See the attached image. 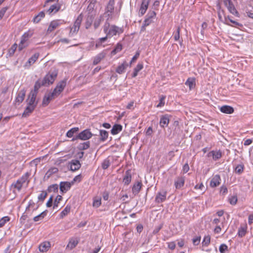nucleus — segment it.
Returning a JSON list of instances; mask_svg holds the SVG:
<instances>
[{"instance_id": "obj_1", "label": "nucleus", "mask_w": 253, "mask_h": 253, "mask_svg": "<svg viewBox=\"0 0 253 253\" xmlns=\"http://www.w3.org/2000/svg\"><path fill=\"white\" fill-rule=\"evenodd\" d=\"M57 76V72H49L43 79H40L35 83L33 91L38 93L39 89L42 86H48L53 83Z\"/></svg>"}, {"instance_id": "obj_2", "label": "nucleus", "mask_w": 253, "mask_h": 253, "mask_svg": "<svg viewBox=\"0 0 253 253\" xmlns=\"http://www.w3.org/2000/svg\"><path fill=\"white\" fill-rule=\"evenodd\" d=\"M66 85V82L62 81L57 84L51 93L45 95L43 98L42 105L45 106L48 104L49 102L57 97L63 90Z\"/></svg>"}, {"instance_id": "obj_3", "label": "nucleus", "mask_w": 253, "mask_h": 253, "mask_svg": "<svg viewBox=\"0 0 253 253\" xmlns=\"http://www.w3.org/2000/svg\"><path fill=\"white\" fill-rule=\"evenodd\" d=\"M103 31L104 33L107 35V37L111 38L117 34H120L123 32V30L115 25L110 26V23L108 21H106L103 27Z\"/></svg>"}, {"instance_id": "obj_4", "label": "nucleus", "mask_w": 253, "mask_h": 253, "mask_svg": "<svg viewBox=\"0 0 253 253\" xmlns=\"http://www.w3.org/2000/svg\"><path fill=\"white\" fill-rule=\"evenodd\" d=\"M37 93L35 91H31L26 100L27 106L25 111H33L35 109L38 104V101L36 100Z\"/></svg>"}, {"instance_id": "obj_5", "label": "nucleus", "mask_w": 253, "mask_h": 253, "mask_svg": "<svg viewBox=\"0 0 253 253\" xmlns=\"http://www.w3.org/2000/svg\"><path fill=\"white\" fill-rule=\"evenodd\" d=\"M27 179L26 175L22 176L18 179L16 182L11 184V188L17 189L18 191H20L23 184L26 182Z\"/></svg>"}, {"instance_id": "obj_6", "label": "nucleus", "mask_w": 253, "mask_h": 253, "mask_svg": "<svg viewBox=\"0 0 253 253\" xmlns=\"http://www.w3.org/2000/svg\"><path fill=\"white\" fill-rule=\"evenodd\" d=\"M223 2L225 6L231 13L235 16H239V13L235 8L231 0H224Z\"/></svg>"}, {"instance_id": "obj_7", "label": "nucleus", "mask_w": 253, "mask_h": 253, "mask_svg": "<svg viewBox=\"0 0 253 253\" xmlns=\"http://www.w3.org/2000/svg\"><path fill=\"white\" fill-rule=\"evenodd\" d=\"M92 135L93 134L90 131L89 129H86L79 133V134L76 136V139L86 140L91 138Z\"/></svg>"}, {"instance_id": "obj_8", "label": "nucleus", "mask_w": 253, "mask_h": 253, "mask_svg": "<svg viewBox=\"0 0 253 253\" xmlns=\"http://www.w3.org/2000/svg\"><path fill=\"white\" fill-rule=\"evenodd\" d=\"M83 15L82 14H80L75 22H74L73 27L71 29V32L76 33L77 32L79 29L81 24V22L83 20Z\"/></svg>"}, {"instance_id": "obj_9", "label": "nucleus", "mask_w": 253, "mask_h": 253, "mask_svg": "<svg viewBox=\"0 0 253 253\" xmlns=\"http://www.w3.org/2000/svg\"><path fill=\"white\" fill-rule=\"evenodd\" d=\"M70 169L73 171L78 170L81 167V164L79 160H72L69 163Z\"/></svg>"}, {"instance_id": "obj_10", "label": "nucleus", "mask_w": 253, "mask_h": 253, "mask_svg": "<svg viewBox=\"0 0 253 253\" xmlns=\"http://www.w3.org/2000/svg\"><path fill=\"white\" fill-rule=\"evenodd\" d=\"M115 0H109V2L106 8V13H108V16L113 13L114 9Z\"/></svg>"}, {"instance_id": "obj_11", "label": "nucleus", "mask_w": 253, "mask_h": 253, "mask_svg": "<svg viewBox=\"0 0 253 253\" xmlns=\"http://www.w3.org/2000/svg\"><path fill=\"white\" fill-rule=\"evenodd\" d=\"M26 94V90L23 88L20 90L18 92L15 101L18 104L21 103L24 99Z\"/></svg>"}, {"instance_id": "obj_12", "label": "nucleus", "mask_w": 253, "mask_h": 253, "mask_svg": "<svg viewBox=\"0 0 253 253\" xmlns=\"http://www.w3.org/2000/svg\"><path fill=\"white\" fill-rule=\"evenodd\" d=\"M72 184L69 182H61L60 183V190L62 193H65L69 190Z\"/></svg>"}, {"instance_id": "obj_13", "label": "nucleus", "mask_w": 253, "mask_h": 253, "mask_svg": "<svg viewBox=\"0 0 253 253\" xmlns=\"http://www.w3.org/2000/svg\"><path fill=\"white\" fill-rule=\"evenodd\" d=\"M32 34H30L29 33L27 32L25 33L21 37V40L20 43L19 44V48L20 49H22L23 47V44L24 43L28 40L29 38H30L32 36Z\"/></svg>"}, {"instance_id": "obj_14", "label": "nucleus", "mask_w": 253, "mask_h": 253, "mask_svg": "<svg viewBox=\"0 0 253 253\" xmlns=\"http://www.w3.org/2000/svg\"><path fill=\"white\" fill-rule=\"evenodd\" d=\"M220 177L219 175H215L211 179L210 185L211 187H215L218 186L220 184Z\"/></svg>"}, {"instance_id": "obj_15", "label": "nucleus", "mask_w": 253, "mask_h": 253, "mask_svg": "<svg viewBox=\"0 0 253 253\" xmlns=\"http://www.w3.org/2000/svg\"><path fill=\"white\" fill-rule=\"evenodd\" d=\"M50 247V244L49 242H44L42 243L39 247L40 252L44 253L46 252Z\"/></svg>"}, {"instance_id": "obj_16", "label": "nucleus", "mask_w": 253, "mask_h": 253, "mask_svg": "<svg viewBox=\"0 0 253 253\" xmlns=\"http://www.w3.org/2000/svg\"><path fill=\"white\" fill-rule=\"evenodd\" d=\"M142 184L141 181H137L135 183L132 188V191L134 195H137L141 190Z\"/></svg>"}, {"instance_id": "obj_17", "label": "nucleus", "mask_w": 253, "mask_h": 253, "mask_svg": "<svg viewBox=\"0 0 253 253\" xmlns=\"http://www.w3.org/2000/svg\"><path fill=\"white\" fill-rule=\"evenodd\" d=\"M59 25L57 20H53L51 21L49 25L47 30V33H50L57 28Z\"/></svg>"}, {"instance_id": "obj_18", "label": "nucleus", "mask_w": 253, "mask_h": 253, "mask_svg": "<svg viewBox=\"0 0 253 253\" xmlns=\"http://www.w3.org/2000/svg\"><path fill=\"white\" fill-rule=\"evenodd\" d=\"M58 171V169L56 167L51 168L48 170L46 172L44 176V179L47 180L48 179L52 174L54 173H56Z\"/></svg>"}, {"instance_id": "obj_19", "label": "nucleus", "mask_w": 253, "mask_h": 253, "mask_svg": "<svg viewBox=\"0 0 253 253\" xmlns=\"http://www.w3.org/2000/svg\"><path fill=\"white\" fill-rule=\"evenodd\" d=\"M123 126L120 124H115L111 130L113 135H116L122 130Z\"/></svg>"}, {"instance_id": "obj_20", "label": "nucleus", "mask_w": 253, "mask_h": 253, "mask_svg": "<svg viewBox=\"0 0 253 253\" xmlns=\"http://www.w3.org/2000/svg\"><path fill=\"white\" fill-rule=\"evenodd\" d=\"M131 180V174L130 170H127L126 171L123 181L126 185H128Z\"/></svg>"}, {"instance_id": "obj_21", "label": "nucleus", "mask_w": 253, "mask_h": 253, "mask_svg": "<svg viewBox=\"0 0 253 253\" xmlns=\"http://www.w3.org/2000/svg\"><path fill=\"white\" fill-rule=\"evenodd\" d=\"M106 54V53L104 52H102L98 54L94 59L93 62V64L96 65L99 63L100 61L105 57Z\"/></svg>"}, {"instance_id": "obj_22", "label": "nucleus", "mask_w": 253, "mask_h": 253, "mask_svg": "<svg viewBox=\"0 0 253 253\" xmlns=\"http://www.w3.org/2000/svg\"><path fill=\"white\" fill-rule=\"evenodd\" d=\"M185 179L183 177H178L177 180L175 181V187L176 189H179L184 185Z\"/></svg>"}, {"instance_id": "obj_23", "label": "nucleus", "mask_w": 253, "mask_h": 253, "mask_svg": "<svg viewBox=\"0 0 253 253\" xmlns=\"http://www.w3.org/2000/svg\"><path fill=\"white\" fill-rule=\"evenodd\" d=\"M39 56L38 53H36L32 56L30 58L28 61L26 63V66H31L32 64L34 63L38 59Z\"/></svg>"}, {"instance_id": "obj_24", "label": "nucleus", "mask_w": 253, "mask_h": 253, "mask_svg": "<svg viewBox=\"0 0 253 253\" xmlns=\"http://www.w3.org/2000/svg\"><path fill=\"white\" fill-rule=\"evenodd\" d=\"M185 84L189 86V89H193L196 85L195 79L194 78H189L185 83Z\"/></svg>"}, {"instance_id": "obj_25", "label": "nucleus", "mask_w": 253, "mask_h": 253, "mask_svg": "<svg viewBox=\"0 0 253 253\" xmlns=\"http://www.w3.org/2000/svg\"><path fill=\"white\" fill-rule=\"evenodd\" d=\"M60 8V6L58 4H53L51 5L49 8L47 10V12L49 14L52 13H55L59 10Z\"/></svg>"}, {"instance_id": "obj_26", "label": "nucleus", "mask_w": 253, "mask_h": 253, "mask_svg": "<svg viewBox=\"0 0 253 253\" xmlns=\"http://www.w3.org/2000/svg\"><path fill=\"white\" fill-rule=\"evenodd\" d=\"M89 146H90L89 141H86L85 142L80 143L78 145L77 148L81 151H83V150H86L87 149H88L89 147Z\"/></svg>"}, {"instance_id": "obj_27", "label": "nucleus", "mask_w": 253, "mask_h": 253, "mask_svg": "<svg viewBox=\"0 0 253 253\" xmlns=\"http://www.w3.org/2000/svg\"><path fill=\"white\" fill-rule=\"evenodd\" d=\"M128 66L126 62L123 63L121 65L119 66L116 69V72L118 73L121 74L123 73L127 66Z\"/></svg>"}, {"instance_id": "obj_28", "label": "nucleus", "mask_w": 253, "mask_h": 253, "mask_svg": "<svg viewBox=\"0 0 253 253\" xmlns=\"http://www.w3.org/2000/svg\"><path fill=\"white\" fill-rule=\"evenodd\" d=\"M165 199H166V193L165 192H163L162 193L160 192L157 195V196L155 198V201L157 203H161V202H162Z\"/></svg>"}, {"instance_id": "obj_29", "label": "nucleus", "mask_w": 253, "mask_h": 253, "mask_svg": "<svg viewBox=\"0 0 253 253\" xmlns=\"http://www.w3.org/2000/svg\"><path fill=\"white\" fill-rule=\"evenodd\" d=\"M169 123V119L166 116H164L161 118L160 124L162 127H164L165 126H167Z\"/></svg>"}, {"instance_id": "obj_30", "label": "nucleus", "mask_w": 253, "mask_h": 253, "mask_svg": "<svg viewBox=\"0 0 253 253\" xmlns=\"http://www.w3.org/2000/svg\"><path fill=\"white\" fill-rule=\"evenodd\" d=\"M44 12L43 11H41L34 17L33 22L35 23H38L41 20L42 18L44 17Z\"/></svg>"}, {"instance_id": "obj_31", "label": "nucleus", "mask_w": 253, "mask_h": 253, "mask_svg": "<svg viewBox=\"0 0 253 253\" xmlns=\"http://www.w3.org/2000/svg\"><path fill=\"white\" fill-rule=\"evenodd\" d=\"M148 2H145L144 1L142 2L139 10V12L141 15H143L146 12V11L148 8Z\"/></svg>"}, {"instance_id": "obj_32", "label": "nucleus", "mask_w": 253, "mask_h": 253, "mask_svg": "<svg viewBox=\"0 0 253 253\" xmlns=\"http://www.w3.org/2000/svg\"><path fill=\"white\" fill-rule=\"evenodd\" d=\"M94 19V17L93 15H89L86 20L85 22V28L86 29H88L90 26L91 25L92 22Z\"/></svg>"}, {"instance_id": "obj_33", "label": "nucleus", "mask_w": 253, "mask_h": 253, "mask_svg": "<svg viewBox=\"0 0 253 253\" xmlns=\"http://www.w3.org/2000/svg\"><path fill=\"white\" fill-rule=\"evenodd\" d=\"M35 204L34 203V202L31 200L29 203L28 206L26 207V211L27 212H28L31 209H32L33 211L36 210L38 209V207H35Z\"/></svg>"}, {"instance_id": "obj_34", "label": "nucleus", "mask_w": 253, "mask_h": 253, "mask_svg": "<svg viewBox=\"0 0 253 253\" xmlns=\"http://www.w3.org/2000/svg\"><path fill=\"white\" fill-rule=\"evenodd\" d=\"M103 20V16L101 15L98 18H96L93 23V26L95 29H96L100 26V23Z\"/></svg>"}, {"instance_id": "obj_35", "label": "nucleus", "mask_w": 253, "mask_h": 253, "mask_svg": "<svg viewBox=\"0 0 253 253\" xmlns=\"http://www.w3.org/2000/svg\"><path fill=\"white\" fill-rule=\"evenodd\" d=\"M100 140L102 141H105L108 136V132L104 130H100Z\"/></svg>"}, {"instance_id": "obj_36", "label": "nucleus", "mask_w": 253, "mask_h": 253, "mask_svg": "<svg viewBox=\"0 0 253 253\" xmlns=\"http://www.w3.org/2000/svg\"><path fill=\"white\" fill-rule=\"evenodd\" d=\"M79 131L78 127H74L70 129L67 132L66 136L68 137H72L74 134L77 132Z\"/></svg>"}, {"instance_id": "obj_37", "label": "nucleus", "mask_w": 253, "mask_h": 253, "mask_svg": "<svg viewBox=\"0 0 253 253\" xmlns=\"http://www.w3.org/2000/svg\"><path fill=\"white\" fill-rule=\"evenodd\" d=\"M46 215V212L45 211L42 212L40 214L35 216L33 218L34 221L37 222L40 220L42 219L44 216Z\"/></svg>"}, {"instance_id": "obj_38", "label": "nucleus", "mask_w": 253, "mask_h": 253, "mask_svg": "<svg viewBox=\"0 0 253 253\" xmlns=\"http://www.w3.org/2000/svg\"><path fill=\"white\" fill-rule=\"evenodd\" d=\"M211 153L212 154V157L214 160H217L220 159L222 156V153L220 151H212Z\"/></svg>"}, {"instance_id": "obj_39", "label": "nucleus", "mask_w": 253, "mask_h": 253, "mask_svg": "<svg viewBox=\"0 0 253 253\" xmlns=\"http://www.w3.org/2000/svg\"><path fill=\"white\" fill-rule=\"evenodd\" d=\"M244 169V166L243 165H238L235 169V172L238 174H240L243 172Z\"/></svg>"}, {"instance_id": "obj_40", "label": "nucleus", "mask_w": 253, "mask_h": 253, "mask_svg": "<svg viewBox=\"0 0 253 253\" xmlns=\"http://www.w3.org/2000/svg\"><path fill=\"white\" fill-rule=\"evenodd\" d=\"M71 210V207L67 206L63 211L60 213V216L63 218L64 216L67 215L70 212Z\"/></svg>"}, {"instance_id": "obj_41", "label": "nucleus", "mask_w": 253, "mask_h": 253, "mask_svg": "<svg viewBox=\"0 0 253 253\" xmlns=\"http://www.w3.org/2000/svg\"><path fill=\"white\" fill-rule=\"evenodd\" d=\"M58 185L57 184H54L50 185L48 188V191L49 192H56L58 191Z\"/></svg>"}, {"instance_id": "obj_42", "label": "nucleus", "mask_w": 253, "mask_h": 253, "mask_svg": "<svg viewBox=\"0 0 253 253\" xmlns=\"http://www.w3.org/2000/svg\"><path fill=\"white\" fill-rule=\"evenodd\" d=\"M218 109H219L220 111H234V108L228 105L218 106Z\"/></svg>"}, {"instance_id": "obj_43", "label": "nucleus", "mask_w": 253, "mask_h": 253, "mask_svg": "<svg viewBox=\"0 0 253 253\" xmlns=\"http://www.w3.org/2000/svg\"><path fill=\"white\" fill-rule=\"evenodd\" d=\"M122 49V45L121 44L118 43L116 46L115 47V49H114L112 52L111 53L113 55L116 54L117 52L119 51H120Z\"/></svg>"}, {"instance_id": "obj_44", "label": "nucleus", "mask_w": 253, "mask_h": 253, "mask_svg": "<svg viewBox=\"0 0 253 253\" xmlns=\"http://www.w3.org/2000/svg\"><path fill=\"white\" fill-rule=\"evenodd\" d=\"M78 244V241L75 240H71L67 245V247L71 249L75 248Z\"/></svg>"}, {"instance_id": "obj_45", "label": "nucleus", "mask_w": 253, "mask_h": 253, "mask_svg": "<svg viewBox=\"0 0 253 253\" xmlns=\"http://www.w3.org/2000/svg\"><path fill=\"white\" fill-rule=\"evenodd\" d=\"M110 165V160L108 159H105L102 163V167L104 169H108Z\"/></svg>"}, {"instance_id": "obj_46", "label": "nucleus", "mask_w": 253, "mask_h": 253, "mask_svg": "<svg viewBox=\"0 0 253 253\" xmlns=\"http://www.w3.org/2000/svg\"><path fill=\"white\" fill-rule=\"evenodd\" d=\"M101 204L100 198H96L94 199L92 206L94 208H98Z\"/></svg>"}, {"instance_id": "obj_47", "label": "nucleus", "mask_w": 253, "mask_h": 253, "mask_svg": "<svg viewBox=\"0 0 253 253\" xmlns=\"http://www.w3.org/2000/svg\"><path fill=\"white\" fill-rule=\"evenodd\" d=\"M211 238L209 236L205 237L202 242L203 246H208L210 243Z\"/></svg>"}, {"instance_id": "obj_48", "label": "nucleus", "mask_w": 253, "mask_h": 253, "mask_svg": "<svg viewBox=\"0 0 253 253\" xmlns=\"http://www.w3.org/2000/svg\"><path fill=\"white\" fill-rule=\"evenodd\" d=\"M246 233V229L245 227H241L239 229L238 235L239 236L242 237L245 235Z\"/></svg>"}, {"instance_id": "obj_49", "label": "nucleus", "mask_w": 253, "mask_h": 253, "mask_svg": "<svg viewBox=\"0 0 253 253\" xmlns=\"http://www.w3.org/2000/svg\"><path fill=\"white\" fill-rule=\"evenodd\" d=\"M62 197L60 195H58L56 196V199L54 202L53 208H55L56 207H58V204L62 200Z\"/></svg>"}, {"instance_id": "obj_50", "label": "nucleus", "mask_w": 253, "mask_h": 253, "mask_svg": "<svg viewBox=\"0 0 253 253\" xmlns=\"http://www.w3.org/2000/svg\"><path fill=\"white\" fill-rule=\"evenodd\" d=\"M9 220V218L8 216H4L0 220V227H2L5 223Z\"/></svg>"}, {"instance_id": "obj_51", "label": "nucleus", "mask_w": 253, "mask_h": 253, "mask_svg": "<svg viewBox=\"0 0 253 253\" xmlns=\"http://www.w3.org/2000/svg\"><path fill=\"white\" fill-rule=\"evenodd\" d=\"M229 201L231 205H234L237 203V197L236 196H232L229 199Z\"/></svg>"}, {"instance_id": "obj_52", "label": "nucleus", "mask_w": 253, "mask_h": 253, "mask_svg": "<svg viewBox=\"0 0 253 253\" xmlns=\"http://www.w3.org/2000/svg\"><path fill=\"white\" fill-rule=\"evenodd\" d=\"M136 104L133 101H131L127 105L126 108L128 110H133Z\"/></svg>"}, {"instance_id": "obj_53", "label": "nucleus", "mask_w": 253, "mask_h": 253, "mask_svg": "<svg viewBox=\"0 0 253 253\" xmlns=\"http://www.w3.org/2000/svg\"><path fill=\"white\" fill-rule=\"evenodd\" d=\"M47 196V193L45 191H42V192L38 196V199L40 201H43Z\"/></svg>"}, {"instance_id": "obj_54", "label": "nucleus", "mask_w": 253, "mask_h": 253, "mask_svg": "<svg viewBox=\"0 0 253 253\" xmlns=\"http://www.w3.org/2000/svg\"><path fill=\"white\" fill-rule=\"evenodd\" d=\"M228 247L225 244H221L219 247V251L221 253H225L227 250Z\"/></svg>"}, {"instance_id": "obj_55", "label": "nucleus", "mask_w": 253, "mask_h": 253, "mask_svg": "<svg viewBox=\"0 0 253 253\" xmlns=\"http://www.w3.org/2000/svg\"><path fill=\"white\" fill-rule=\"evenodd\" d=\"M165 99V96H162L160 97V102L159 103V104H158L157 105V107H162V106L164 105V104H165V101H164Z\"/></svg>"}, {"instance_id": "obj_56", "label": "nucleus", "mask_w": 253, "mask_h": 253, "mask_svg": "<svg viewBox=\"0 0 253 253\" xmlns=\"http://www.w3.org/2000/svg\"><path fill=\"white\" fill-rule=\"evenodd\" d=\"M153 22V20H152L150 18L147 17L144 21V26H147Z\"/></svg>"}, {"instance_id": "obj_57", "label": "nucleus", "mask_w": 253, "mask_h": 253, "mask_svg": "<svg viewBox=\"0 0 253 253\" xmlns=\"http://www.w3.org/2000/svg\"><path fill=\"white\" fill-rule=\"evenodd\" d=\"M200 237H196L195 238L193 239V244L195 246L198 245L200 243Z\"/></svg>"}, {"instance_id": "obj_58", "label": "nucleus", "mask_w": 253, "mask_h": 253, "mask_svg": "<svg viewBox=\"0 0 253 253\" xmlns=\"http://www.w3.org/2000/svg\"><path fill=\"white\" fill-rule=\"evenodd\" d=\"M7 10V7H3L0 10V19H1L3 17L4 14H5V13Z\"/></svg>"}, {"instance_id": "obj_59", "label": "nucleus", "mask_w": 253, "mask_h": 253, "mask_svg": "<svg viewBox=\"0 0 253 253\" xmlns=\"http://www.w3.org/2000/svg\"><path fill=\"white\" fill-rule=\"evenodd\" d=\"M139 55H140L139 52L137 51L136 52L135 55L131 59V60L130 61V64H131L133 62H134L137 60V59L138 58Z\"/></svg>"}, {"instance_id": "obj_60", "label": "nucleus", "mask_w": 253, "mask_h": 253, "mask_svg": "<svg viewBox=\"0 0 253 253\" xmlns=\"http://www.w3.org/2000/svg\"><path fill=\"white\" fill-rule=\"evenodd\" d=\"M156 16V13L154 11H151L148 13L147 17L148 18H150L152 20L155 18V17Z\"/></svg>"}, {"instance_id": "obj_61", "label": "nucleus", "mask_w": 253, "mask_h": 253, "mask_svg": "<svg viewBox=\"0 0 253 253\" xmlns=\"http://www.w3.org/2000/svg\"><path fill=\"white\" fill-rule=\"evenodd\" d=\"M183 171L184 173H186L189 170V167L187 163L185 164L183 167Z\"/></svg>"}, {"instance_id": "obj_62", "label": "nucleus", "mask_w": 253, "mask_h": 253, "mask_svg": "<svg viewBox=\"0 0 253 253\" xmlns=\"http://www.w3.org/2000/svg\"><path fill=\"white\" fill-rule=\"evenodd\" d=\"M52 202H53V197L51 196L50 197L49 199L48 200V201H47V202L46 203V206L47 207H50L52 206Z\"/></svg>"}, {"instance_id": "obj_63", "label": "nucleus", "mask_w": 253, "mask_h": 253, "mask_svg": "<svg viewBox=\"0 0 253 253\" xmlns=\"http://www.w3.org/2000/svg\"><path fill=\"white\" fill-rule=\"evenodd\" d=\"M177 245L180 248L183 247L184 245V240L183 239H181L180 241H178Z\"/></svg>"}, {"instance_id": "obj_64", "label": "nucleus", "mask_w": 253, "mask_h": 253, "mask_svg": "<svg viewBox=\"0 0 253 253\" xmlns=\"http://www.w3.org/2000/svg\"><path fill=\"white\" fill-rule=\"evenodd\" d=\"M16 48V44H14L11 47V48L9 50V52L10 53V54H13L14 53Z\"/></svg>"}]
</instances>
